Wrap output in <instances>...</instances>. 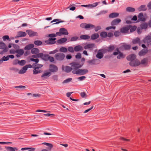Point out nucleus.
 Instances as JSON below:
<instances>
[{
    "label": "nucleus",
    "mask_w": 151,
    "mask_h": 151,
    "mask_svg": "<svg viewBox=\"0 0 151 151\" xmlns=\"http://www.w3.org/2000/svg\"><path fill=\"white\" fill-rule=\"evenodd\" d=\"M138 44L139 45H141L142 47L143 48H147L146 45L144 44L142 41H141L139 38L137 37L135 39H133L132 41V45H134Z\"/></svg>",
    "instance_id": "obj_1"
},
{
    "label": "nucleus",
    "mask_w": 151,
    "mask_h": 151,
    "mask_svg": "<svg viewBox=\"0 0 151 151\" xmlns=\"http://www.w3.org/2000/svg\"><path fill=\"white\" fill-rule=\"evenodd\" d=\"M88 72V70L87 69H79L75 71L73 70L72 73L74 74H79L81 75H83Z\"/></svg>",
    "instance_id": "obj_2"
},
{
    "label": "nucleus",
    "mask_w": 151,
    "mask_h": 151,
    "mask_svg": "<svg viewBox=\"0 0 151 151\" xmlns=\"http://www.w3.org/2000/svg\"><path fill=\"white\" fill-rule=\"evenodd\" d=\"M70 64L71 65L72 70H73L75 71L78 70V69L81 68L83 65V64H80V63L78 62H73L71 63Z\"/></svg>",
    "instance_id": "obj_3"
},
{
    "label": "nucleus",
    "mask_w": 151,
    "mask_h": 151,
    "mask_svg": "<svg viewBox=\"0 0 151 151\" xmlns=\"http://www.w3.org/2000/svg\"><path fill=\"white\" fill-rule=\"evenodd\" d=\"M116 51L114 52L113 53V54L114 55H119L117 56V58L118 59H120L121 58H124V55L123 53L121 52L119 50L118 48H116Z\"/></svg>",
    "instance_id": "obj_4"
},
{
    "label": "nucleus",
    "mask_w": 151,
    "mask_h": 151,
    "mask_svg": "<svg viewBox=\"0 0 151 151\" xmlns=\"http://www.w3.org/2000/svg\"><path fill=\"white\" fill-rule=\"evenodd\" d=\"M80 27L86 29L93 28L95 27L92 24L86 23H82L80 25Z\"/></svg>",
    "instance_id": "obj_5"
},
{
    "label": "nucleus",
    "mask_w": 151,
    "mask_h": 151,
    "mask_svg": "<svg viewBox=\"0 0 151 151\" xmlns=\"http://www.w3.org/2000/svg\"><path fill=\"white\" fill-rule=\"evenodd\" d=\"M65 55L62 53H59L56 54L55 55L56 59L58 60H62L64 58Z\"/></svg>",
    "instance_id": "obj_6"
},
{
    "label": "nucleus",
    "mask_w": 151,
    "mask_h": 151,
    "mask_svg": "<svg viewBox=\"0 0 151 151\" xmlns=\"http://www.w3.org/2000/svg\"><path fill=\"white\" fill-rule=\"evenodd\" d=\"M49 71L51 72H55L58 70L57 67L53 64H50L49 65Z\"/></svg>",
    "instance_id": "obj_7"
},
{
    "label": "nucleus",
    "mask_w": 151,
    "mask_h": 151,
    "mask_svg": "<svg viewBox=\"0 0 151 151\" xmlns=\"http://www.w3.org/2000/svg\"><path fill=\"white\" fill-rule=\"evenodd\" d=\"M140 62L137 60L130 62L129 64L132 66H137L140 65Z\"/></svg>",
    "instance_id": "obj_8"
},
{
    "label": "nucleus",
    "mask_w": 151,
    "mask_h": 151,
    "mask_svg": "<svg viewBox=\"0 0 151 151\" xmlns=\"http://www.w3.org/2000/svg\"><path fill=\"white\" fill-rule=\"evenodd\" d=\"M48 55L44 54L42 53H38L37 54L38 58H40L44 60L47 61Z\"/></svg>",
    "instance_id": "obj_9"
},
{
    "label": "nucleus",
    "mask_w": 151,
    "mask_h": 151,
    "mask_svg": "<svg viewBox=\"0 0 151 151\" xmlns=\"http://www.w3.org/2000/svg\"><path fill=\"white\" fill-rule=\"evenodd\" d=\"M129 29L128 26L124 27L120 29V32L123 33H127Z\"/></svg>",
    "instance_id": "obj_10"
},
{
    "label": "nucleus",
    "mask_w": 151,
    "mask_h": 151,
    "mask_svg": "<svg viewBox=\"0 0 151 151\" xmlns=\"http://www.w3.org/2000/svg\"><path fill=\"white\" fill-rule=\"evenodd\" d=\"M56 38H50L48 40L45 41V42L47 44H53L56 42Z\"/></svg>",
    "instance_id": "obj_11"
},
{
    "label": "nucleus",
    "mask_w": 151,
    "mask_h": 151,
    "mask_svg": "<svg viewBox=\"0 0 151 151\" xmlns=\"http://www.w3.org/2000/svg\"><path fill=\"white\" fill-rule=\"evenodd\" d=\"M0 49L2 50L4 52H6L8 51L7 47L5 44L2 42H0Z\"/></svg>",
    "instance_id": "obj_12"
},
{
    "label": "nucleus",
    "mask_w": 151,
    "mask_h": 151,
    "mask_svg": "<svg viewBox=\"0 0 151 151\" xmlns=\"http://www.w3.org/2000/svg\"><path fill=\"white\" fill-rule=\"evenodd\" d=\"M121 21V20L117 18L113 20L111 22V24L112 26L118 25Z\"/></svg>",
    "instance_id": "obj_13"
},
{
    "label": "nucleus",
    "mask_w": 151,
    "mask_h": 151,
    "mask_svg": "<svg viewBox=\"0 0 151 151\" xmlns=\"http://www.w3.org/2000/svg\"><path fill=\"white\" fill-rule=\"evenodd\" d=\"M16 53H17L16 56L17 57H20L23 55L24 53V51L22 49H19L16 50Z\"/></svg>",
    "instance_id": "obj_14"
},
{
    "label": "nucleus",
    "mask_w": 151,
    "mask_h": 151,
    "mask_svg": "<svg viewBox=\"0 0 151 151\" xmlns=\"http://www.w3.org/2000/svg\"><path fill=\"white\" fill-rule=\"evenodd\" d=\"M94 47V44L93 43L88 44L86 45L84 47L85 49H91Z\"/></svg>",
    "instance_id": "obj_15"
},
{
    "label": "nucleus",
    "mask_w": 151,
    "mask_h": 151,
    "mask_svg": "<svg viewBox=\"0 0 151 151\" xmlns=\"http://www.w3.org/2000/svg\"><path fill=\"white\" fill-rule=\"evenodd\" d=\"M147 52L148 50H147L142 49L139 52L138 54L140 56H143L147 54Z\"/></svg>",
    "instance_id": "obj_16"
},
{
    "label": "nucleus",
    "mask_w": 151,
    "mask_h": 151,
    "mask_svg": "<svg viewBox=\"0 0 151 151\" xmlns=\"http://www.w3.org/2000/svg\"><path fill=\"white\" fill-rule=\"evenodd\" d=\"M115 49L114 46L113 45H110L105 50V51L108 52H111L113 51Z\"/></svg>",
    "instance_id": "obj_17"
},
{
    "label": "nucleus",
    "mask_w": 151,
    "mask_h": 151,
    "mask_svg": "<svg viewBox=\"0 0 151 151\" xmlns=\"http://www.w3.org/2000/svg\"><path fill=\"white\" fill-rule=\"evenodd\" d=\"M75 51L78 52L80 51H82L83 50V47L80 45H78L75 46L74 48Z\"/></svg>",
    "instance_id": "obj_18"
},
{
    "label": "nucleus",
    "mask_w": 151,
    "mask_h": 151,
    "mask_svg": "<svg viewBox=\"0 0 151 151\" xmlns=\"http://www.w3.org/2000/svg\"><path fill=\"white\" fill-rule=\"evenodd\" d=\"M32 68H33L41 69V68L43 67V65L40 64H37L36 63H33L32 64Z\"/></svg>",
    "instance_id": "obj_19"
},
{
    "label": "nucleus",
    "mask_w": 151,
    "mask_h": 151,
    "mask_svg": "<svg viewBox=\"0 0 151 151\" xmlns=\"http://www.w3.org/2000/svg\"><path fill=\"white\" fill-rule=\"evenodd\" d=\"M122 47L123 49L128 50L130 49L131 45H129L124 44L122 46Z\"/></svg>",
    "instance_id": "obj_20"
},
{
    "label": "nucleus",
    "mask_w": 151,
    "mask_h": 151,
    "mask_svg": "<svg viewBox=\"0 0 151 151\" xmlns=\"http://www.w3.org/2000/svg\"><path fill=\"white\" fill-rule=\"evenodd\" d=\"M60 31L61 32L62 35H67L68 34L67 30L64 28H61L60 29Z\"/></svg>",
    "instance_id": "obj_21"
},
{
    "label": "nucleus",
    "mask_w": 151,
    "mask_h": 151,
    "mask_svg": "<svg viewBox=\"0 0 151 151\" xmlns=\"http://www.w3.org/2000/svg\"><path fill=\"white\" fill-rule=\"evenodd\" d=\"M119 15V13L114 12L110 14L109 15V17L110 18H113L118 17Z\"/></svg>",
    "instance_id": "obj_22"
},
{
    "label": "nucleus",
    "mask_w": 151,
    "mask_h": 151,
    "mask_svg": "<svg viewBox=\"0 0 151 151\" xmlns=\"http://www.w3.org/2000/svg\"><path fill=\"white\" fill-rule=\"evenodd\" d=\"M138 18L140 20L144 21L145 20V18L143 14L142 13H140L138 15Z\"/></svg>",
    "instance_id": "obj_23"
},
{
    "label": "nucleus",
    "mask_w": 151,
    "mask_h": 151,
    "mask_svg": "<svg viewBox=\"0 0 151 151\" xmlns=\"http://www.w3.org/2000/svg\"><path fill=\"white\" fill-rule=\"evenodd\" d=\"M34 47V45L33 44H29L26 45L24 47L25 50H30L32 49Z\"/></svg>",
    "instance_id": "obj_24"
},
{
    "label": "nucleus",
    "mask_w": 151,
    "mask_h": 151,
    "mask_svg": "<svg viewBox=\"0 0 151 151\" xmlns=\"http://www.w3.org/2000/svg\"><path fill=\"white\" fill-rule=\"evenodd\" d=\"M27 35V34L25 32L19 31L18 32L17 37H24Z\"/></svg>",
    "instance_id": "obj_25"
},
{
    "label": "nucleus",
    "mask_w": 151,
    "mask_h": 151,
    "mask_svg": "<svg viewBox=\"0 0 151 151\" xmlns=\"http://www.w3.org/2000/svg\"><path fill=\"white\" fill-rule=\"evenodd\" d=\"M27 69V66H24L22 68V69L20 70L19 73V74H23L24 73L26 72V71Z\"/></svg>",
    "instance_id": "obj_26"
},
{
    "label": "nucleus",
    "mask_w": 151,
    "mask_h": 151,
    "mask_svg": "<svg viewBox=\"0 0 151 151\" xmlns=\"http://www.w3.org/2000/svg\"><path fill=\"white\" fill-rule=\"evenodd\" d=\"M67 40L66 38H61L57 41V42L59 44H61L65 42Z\"/></svg>",
    "instance_id": "obj_27"
},
{
    "label": "nucleus",
    "mask_w": 151,
    "mask_h": 151,
    "mask_svg": "<svg viewBox=\"0 0 151 151\" xmlns=\"http://www.w3.org/2000/svg\"><path fill=\"white\" fill-rule=\"evenodd\" d=\"M101 50H99L97 55L96 57L99 59H101L103 57V53L102 52H100Z\"/></svg>",
    "instance_id": "obj_28"
},
{
    "label": "nucleus",
    "mask_w": 151,
    "mask_h": 151,
    "mask_svg": "<svg viewBox=\"0 0 151 151\" xmlns=\"http://www.w3.org/2000/svg\"><path fill=\"white\" fill-rule=\"evenodd\" d=\"M34 69L33 70V74H36L39 73H40L42 72V70L41 69H36L34 68Z\"/></svg>",
    "instance_id": "obj_29"
},
{
    "label": "nucleus",
    "mask_w": 151,
    "mask_h": 151,
    "mask_svg": "<svg viewBox=\"0 0 151 151\" xmlns=\"http://www.w3.org/2000/svg\"><path fill=\"white\" fill-rule=\"evenodd\" d=\"M90 38V36L88 35H83L80 36V39L87 40Z\"/></svg>",
    "instance_id": "obj_30"
},
{
    "label": "nucleus",
    "mask_w": 151,
    "mask_h": 151,
    "mask_svg": "<svg viewBox=\"0 0 151 151\" xmlns=\"http://www.w3.org/2000/svg\"><path fill=\"white\" fill-rule=\"evenodd\" d=\"M31 51L32 54H36L39 52V50L38 48H33L32 49Z\"/></svg>",
    "instance_id": "obj_31"
},
{
    "label": "nucleus",
    "mask_w": 151,
    "mask_h": 151,
    "mask_svg": "<svg viewBox=\"0 0 151 151\" xmlns=\"http://www.w3.org/2000/svg\"><path fill=\"white\" fill-rule=\"evenodd\" d=\"M148 59L147 58H145L141 60L140 61V65H146L147 64Z\"/></svg>",
    "instance_id": "obj_32"
},
{
    "label": "nucleus",
    "mask_w": 151,
    "mask_h": 151,
    "mask_svg": "<svg viewBox=\"0 0 151 151\" xmlns=\"http://www.w3.org/2000/svg\"><path fill=\"white\" fill-rule=\"evenodd\" d=\"M99 37V35L98 33H94L92 35L91 37L92 40H95L98 38Z\"/></svg>",
    "instance_id": "obj_33"
},
{
    "label": "nucleus",
    "mask_w": 151,
    "mask_h": 151,
    "mask_svg": "<svg viewBox=\"0 0 151 151\" xmlns=\"http://www.w3.org/2000/svg\"><path fill=\"white\" fill-rule=\"evenodd\" d=\"M143 43H145V42L146 41L150 42L151 41V37L150 36H146L145 39L142 41Z\"/></svg>",
    "instance_id": "obj_34"
},
{
    "label": "nucleus",
    "mask_w": 151,
    "mask_h": 151,
    "mask_svg": "<svg viewBox=\"0 0 151 151\" xmlns=\"http://www.w3.org/2000/svg\"><path fill=\"white\" fill-rule=\"evenodd\" d=\"M129 28V29L130 32H132L135 30L137 29V27L135 26H132L130 25H128Z\"/></svg>",
    "instance_id": "obj_35"
},
{
    "label": "nucleus",
    "mask_w": 151,
    "mask_h": 151,
    "mask_svg": "<svg viewBox=\"0 0 151 151\" xmlns=\"http://www.w3.org/2000/svg\"><path fill=\"white\" fill-rule=\"evenodd\" d=\"M136 55L134 54L130 55L128 56V58H129V60H131V61H133V60H134L136 58Z\"/></svg>",
    "instance_id": "obj_36"
},
{
    "label": "nucleus",
    "mask_w": 151,
    "mask_h": 151,
    "mask_svg": "<svg viewBox=\"0 0 151 151\" xmlns=\"http://www.w3.org/2000/svg\"><path fill=\"white\" fill-rule=\"evenodd\" d=\"M65 71L67 72H69L72 70L71 66L70 67L69 66H66L65 67Z\"/></svg>",
    "instance_id": "obj_37"
},
{
    "label": "nucleus",
    "mask_w": 151,
    "mask_h": 151,
    "mask_svg": "<svg viewBox=\"0 0 151 151\" xmlns=\"http://www.w3.org/2000/svg\"><path fill=\"white\" fill-rule=\"evenodd\" d=\"M148 27V24L145 23H143L141 25L142 29H146Z\"/></svg>",
    "instance_id": "obj_38"
},
{
    "label": "nucleus",
    "mask_w": 151,
    "mask_h": 151,
    "mask_svg": "<svg viewBox=\"0 0 151 151\" xmlns=\"http://www.w3.org/2000/svg\"><path fill=\"white\" fill-rule=\"evenodd\" d=\"M34 43L36 45L39 46L42 45V42L40 40H36L34 41Z\"/></svg>",
    "instance_id": "obj_39"
},
{
    "label": "nucleus",
    "mask_w": 151,
    "mask_h": 151,
    "mask_svg": "<svg viewBox=\"0 0 151 151\" xmlns=\"http://www.w3.org/2000/svg\"><path fill=\"white\" fill-rule=\"evenodd\" d=\"M100 35L101 37L105 38L107 36V33L106 32H102L101 33Z\"/></svg>",
    "instance_id": "obj_40"
},
{
    "label": "nucleus",
    "mask_w": 151,
    "mask_h": 151,
    "mask_svg": "<svg viewBox=\"0 0 151 151\" xmlns=\"http://www.w3.org/2000/svg\"><path fill=\"white\" fill-rule=\"evenodd\" d=\"M51 73L50 72H45L42 75V77H43L45 76H49L50 75Z\"/></svg>",
    "instance_id": "obj_41"
},
{
    "label": "nucleus",
    "mask_w": 151,
    "mask_h": 151,
    "mask_svg": "<svg viewBox=\"0 0 151 151\" xmlns=\"http://www.w3.org/2000/svg\"><path fill=\"white\" fill-rule=\"evenodd\" d=\"M126 10L129 12H133L135 11V9L133 8L128 7L126 9Z\"/></svg>",
    "instance_id": "obj_42"
},
{
    "label": "nucleus",
    "mask_w": 151,
    "mask_h": 151,
    "mask_svg": "<svg viewBox=\"0 0 151 151\" xmlns=\"http://www.w3.org/2000/svg\"><path fill=\"white\" fill-rule=\"evenodd\" d=\"M59 51L61 52H67L68 50L65 47H62L60 48Z\"/></svg>",
    "instance_id": "obj_43"
},
{
    "label": "nucleus",
    "mask_w": 151,
    "mask_h": 151,
    "mask_svg": "<svg viewBox=\"0 0 151 151\" xmlns=\"http://www.w3.org/2000/svg\"><path fill=\"white\" fill-rule=\"evenodd\" d=\"M47 60H49L50 62H53L55 61V59L53 57L50 56L48 55Z\"/></svg>",
    "instance_id": "obj_44"
},
{
    "label": "nucleus",
    "mask_w": 151,
    "mask_h": 151,
    "mask_svg": "<svg viewBox=\"0 0 151 151\" xmlns=\"http://www.w3.org/2000/svg\"><path fill=\"white\" fill-rule=\"evenodd\" d=\"M26 63V61L24 60H22L21 61L19 60L18 63L21 65H24Z\"/></svg>",
    "instance_id": "obj_45"
},
{
    "label": "nucleus",
    "mask_w": 151,
    "mask_h": 151,
    "mask_svg": "<svg viewBox=\"0 0 151 151\" xmlns=\"http://www.w3.org/2000/svg\"><path fill=\"white\" fill-rule=\"evenodd\" d=\"M68 50L69 51L71 52H73L75 51L74 48L71 47H69L68 48Z\"/></svg>",
    "instance_id": "obj_46"
},
{
    "label": "nucleus",
    "mask_w": 151,
    "mask_h": 151,
    "mask_svg": "<svg viewBox=\"0 0 151 151\" xmlns=\"http://www.w3.org/2000/svg\"><path fill=\"white\" fill-rule=\"evenodd\" d=\"M30 60L32 61L35 62L37 64L39 61V60L38 58L34 59L33 58H31Z\"/></svg>",
    "instance_id": "obj_47"
},
{
    "label": "nucleus",
    "mask_w": 151,
    "mask_h": 151,
    "mask_svg": "<svg viewBox=\"0 0 151 151\" xmlns=\"http://www.w3.org/2000/svg\"><path fill=\"white\" fill-rule=\"evenodd\" d=\"M78 39V37L77 36H75L72 37L71 39V41H75L77 40Z\"/></svg>",
    "instance_id": "obj_48"
},
{
    "label": "nucleus",
    "mask_w": 151,
    "mask_h": 151,
    "mask_svg": "<svg viewBox=\"0 0 151 151\" xmlns=\"http://www.w3.org/2000/svg\"><path fill=\"white\" fill-rule=\"evenodd\" d=\"M7 149L8 151H15L14 149L12 147H8Z\"/></svg>",
    "instance_id": "obj_49"
},
{
    "label": "nucleus",
    "mask_w": 151,
    "mask_h": 151,
    "mask_svg": "<svg viewBox=\"0 0 151 151\" xmlns=\"http://www.w3.org/2000/svg\"><path fill=\"white\" fill-rule=\"evenodd\" d=\"M75 57L77 59H80L81 57V53H78L75 56Z\"/></svg>",
    "instance_id": "obj_50"
},
{
    "label": "nucleus",
    "mask_w": 151,
    "mask_h": 151,
    "mask_svg": "<svg viewBox=\"0 0 151 151\" xmlns=\"http://www.w3.org/2000/svg\"><path fill=\"white\" fill-rule=\"evenodd\" d=\"M9 58L8 55L6 57L4 56L2 59V61H7V60H9Z\"/></svg>",
    "instance_id": "obj_51"
},
{
    "label": "nucleus",
    "mask_w": 151,
    "mask_h": 151,
    "mask_svg": "<svg viewBox=\"0 0 151 151\" xmlns=\"http://www.w3.org/2000/svg\"><path fill=\"white\" fill-rule=\"evenodd\" d=\"M3 39L4 40H10L9 36L8 35L4 36L3 37Z\"/></svg>",
    "instance_id": "obj_52"
},
{
    "label": "nucleus",
    "mask_w": 151,
    "mask_h": 151,
    "mask_svg": "<svg viewBox=\"0 0 151 151\" xmlns=\"http://www.w3.org/2000/svg\"><path fill=\"white\" fill-rule=\"evenodd\" d=\"M28 34L29 35H30L34 36H35L36 35L37 33L36 32H33L32 31L30 32H29L28 33Z\"/></svg>",
    "instance_id": "obj_53"
},
{
    "label": "nucleus",
    "mask_w": 151,
    "mask_h": 151,
    "mask_svg": "<svg viewBox=\"0 0 151 151\" xmlns=\"http://www.w3.org/2000/svg\"><path fill=\"white\" fill-rule=\"evenodd\" d=\"M56 36V35L55 34H51L48 35V37H54Z\"/></svg>",
    "instance_id": "obj_54"
},
{
    "label": "nucleus",
    "mask_w": 151,
    "mask_h": 151,
    "mask_svg": "<svg viewBox=\"0 0 151 151\" xmlns=\"http://www.w3.org/2000/svg\"><path fill=\"white\" fill-rule=\"evenodd\" d=\"M115 28V27L114 26H110L107 27L106 28V29L107 30H109L111 29H114Z\"/></svg>",
    "instance_id": "obj_55"
},
{
    "label": "nucleus",
    "mask_w": 151,
    "mask_h": 151,
    "mask_svg": "<svg viewBox=\"0 0 151 151\" xmlns=\"http://www.w3.org/2000/svg\"><path fill=\"white\" fill-rule=\"evenodd\" d=\"M120 35V32L119 31H116L114 32V35L116 37L119 36Z\"/></svg>",
    "instance_id": "obj_56"
},
{
    "label": "nucleus",
    "mask_w": 151,
    "mask_h": 151,
    "mask_svg": "<svg viewBox=\"0 0 151 151\" xmlns=\"http://www.w3.org/2000/svg\"><path fill=\"white\" fill-rule=\"evenodd\" d=\"M86 93L85 92H81V95L82 98L85 97L86 96Z\"/></svg>",
    "instance_id": "obj_57"
},
{
    "label": "nucleus",
    "mask_w": 151,
    "mask_h": 151,
    "mask_svg": "<svg viewBox=\"0 0 151 151\" xmlns=\"http://www.w3.org/2000/svg\"><path fill=\"white\" fill-rule=\"evenodd\" d=\"M58 52V50H54L53 51L51 52L50 53V54H55Z\"/></svg>",
    "instance_id": "obj_58"
},
{
    "label": "nucleus",
    "mask_w": 151,
    "mask_h": 151,
    "mask_svg": "<svg viewBox=\"0 0 151 151\" xmlns=\"http://www.w3.org/2000/svg\"><path fill=\"white\" fill-rule=\"evenodd\" d=\"M113 36V34L112 33L109 32L107 34V36L109 37H112Z\"/></svg>",
    "instance_id": "obj_59"
},
{
    "label": "nucleus",
    "mask_w": 151,
    "mask_h": 151,
    "mask_svg": "<svg viewBox=\"0 0 151 151\" xmlns=\"http://www.w3.org/2000/svg\"><path fill=\"white\" fill-rule=\"evenodd\" d=\"M66 57V58L68 59H70L72 58V56L70 55H67Z\"/></svg>",
    "instance_id": "obj_60"
},
{
    "label": "nucleus",
    "mask_w": 151,
    "mask_h": 151,
    "mask_svg": "<svg viewBox=\"0 0 151 151\" xmlns=\"http://www.w3.org/2000/svg\"><path fill=\"white\" fill-rule=\"evenodd\" d=\"M10 53L11 54H15L16 53V50H10Z\"/></svg>",
    "instance_id": "obj_61"
},
{
    "label": "nucleus",
    "mask_w": 151,
    "mask_h": 151,
    "mask_svg": "<svg viewBox=\"0 0 151 151\" xmlns=\"http://www.w3.org/2000/svg\"><path fill=\"white\" fill-rule=\"evenodd\" d=\"M101 29V27L100 26H99L96 27V28L95 29V30L97 32L98 30L100 29Z\"/></svg>",
    "instance_id": "obj_62"
},
{
    "label": "nucleus",
    "mask_w": 151,
    "mask_h": 151,
    "mask_svg": "<svg viewBox=\"0 0 151 151\" xmlns=\"http://www.w3.org/2000/svg\"><path fill=\"white\" fill-rule=\"evenodd\" d=\"M86 78V77L84 76H82L80 77H79L78 78V79L80 80V81H82L84 79Z\"/></svg>",
    "instance_id": "obj_63"
},
{
    "label": "nucleus",
    "mask_w": 151,
    "mask_h": 151,
    "mask_svg": "<svg viewBox=\"0 0 151 151\" xmlns=\"http://www.w3.org/2000/svg\"><path fill=\"white\" fill-rule=\"evenodd\" d=\"M137 19V16L135 15L134 16L133 18H132V20L136 21Z\"/></svg>",
    "instance_id": "obj_64"
}]
</instances>
